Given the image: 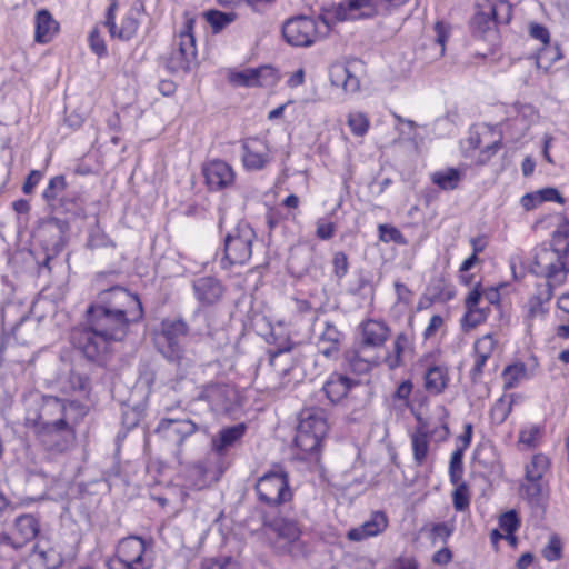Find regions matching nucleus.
I'll list each match as a JSON object with an SVG mask.
<instances>
[{
    "label": "nucleus",
    "instance_id": "obj_1",
    "mask_svg": "<svg viewBox=\"0 0 569 569\" xmlns=\"http://www.w3.org/2000/svg\"><path fill=\"white\" fill-rule=\"evenodd\" d=\"M140 298L121 286L99 292L86 312L87 323L96 328L110 342L122 341L131 323L143 318Z\"/></svg>",
    "mask_w": 569,
    "mask_h": 569
},
{
    "label": "nucleus",
    "instance_id": "obj_2",
    "mask_svg": "<svg viewBox=\"0 0 569 569\" xmlns=\"http://www.w3.org/2000/svg\"><path fill=\"white\" fill-rule=\"evenodd\" d=\"M190 328L181 319L166 318L160 322V329L154 336V345L158 352L181 372H186L193 363L186 348Z\"/></svg>",
    "mask_w": 569,
    "mask_h": 569
},
{
    "label": "nucleus",
    "instance_id": "obj_3",
    "mask_svg": "<svg viewBox=\"0 0 569 569\" xmlns=\"http://www.w3.org/2000/svg\"><path fill=\"white\" fill-rule=\"evenodd\" d=\"M68 183L63 174H57L49 179L41 193L46 209L50 214H63L70 218H86V207L82 197L67 190Z\"/></svg>",
    "mask_w": 569,
    "mask_h": 569
},
{
    "label": "nucleus",
    "instance_id": "obj_4",
    "mask_svg": "<svg viewBox=\"0 0 569 569\" xmlns=\"http://www.w3.org/2000/svg\"><path fill=\"white\" fill-rule=\"evenodd\" d=\"M529 272L536 277L543 278L546 282L538 287L537 293L529 299L528 316L530 318L545 317L548 308L545 307L553 297L555 289L561 287L568 278L562 270H556L547 257H542L538 264L531 263Z\"/></svg>",
    "mask_w": 569,
    "mask_h": 569
},
{
    "label": "nucleus",
    "instance_id": "obj_5",
    "mask_svg": "<svg viewBox=\"0 0 569 569\" xmlns=\"http://www.w3.org/2000/svg\"><path fill=\"white\" fill-rule=\"evenodd\" d=\"M263 527L269 529L274 537H271V546L279 555L299 557L305 553V546L300 539L301 530L293 519L283 517L263 516Z\"/></svg>",
    "mask_w": 569,
    "mask_h": 569
},
{
    "label": "nucleus",
    "instance_id": "obj_6",
    "mask_svg": "<svg viewBox=\"0 0 569 569\" xmlns=\"http://www.w3.org/2000/svg\"><path fill=\"white\" fill-rule=\"evenodd\" d=\"M257 239L256 231L246 221H240L223 237V257L221 267L243 266L252 256V244Z\"/></svg>",
    "mask_w": 569,
    "mask_h": 569
},
{
    "label": "nucleus",
    "instance_id": "obj_7",
    "mask_svg": "<svg viewBox=\"0 0 569 569\" xmlns=\"http://www.w3.org/2000/svg\"><path fill=\"white\" fill-rule=\"evenodd\" d=\"M542 257H547V261L556 270H562L569 276V219L561 217V222L551 234L549 242H542L532 251V263L538 264Z\"/></svg>",
    "mask_w": 569,
    "mask_h": 569
},
{
    "label": "nucleus",
    "instance_id": "obj_8",
    "mask_svg": "<svg viewBox=\"0 0 569 569\" xmlns=\"http://www.w3.org/2000/svg\"><path fill=\"white\" fill-rule=\"evenodd\" d=\"M328 431V423L321 410L306 409L299 416L295 445L305 453L319 451Z\"/></svg>",
    "mask_w": 569,
    "mask_h": 569
},
{
    "label": "nucleus",
    "instance_id": "obj_9",
    "mask_svg": "<svg viewBox=\"0 0 569 569\" xmlns=\"http://www.w3.org/2000/svg\"><path fill=\"white\" fill-rule=\"evenodd\" d=\"M197 432L209 433V427L187 419L163 418L159 421L156 433L170 447L174 458L180 461L184 441Z\"/></svg>",
    "mask_w": 569,
    "mask_h": 569
},
{
    "label": "nucleus",
    "instance_id": "obj_10",
    "mask_svg": "<svg viewBox=\"0 0 569 569\" xmlns=\"http://www.w3.org/2000/svg\"><path fill=\"white\" fill-rule=\"evenodd\" d=\"M409 0H343L335 9V17L339 21L372 18L380 11H392Z\"/></svg>",
    "mask_w": 569,
    "mask_h": 569
},
{
    "label": "nucleus",
    "instance_id": "obj_11",
    "mask_svg": "<svg viewBox=\"0 0 569 569\" xmlns=\"http://www.w3.org/2000/svg\"><path fill=\"white\" fill-rule=\"evenodd\" d=\"M193 24V19L186 21L184 29L179 34L178 47L166 59V69L171 74L189 73L192 64L196 63L197 48L196 38L192 32Z\"/></svg>",
    "mask_w": 569,
    "mask_h": 569
},
{
    "label": "nucleus",
    "instance_id": "obj_12",
    "mask_svg": "<svg viewBox=\"0 0 569 569\" xmlns=\"http://www.w3.org/2000/svg\"><path fill=\"white\" fill-rule=\"evenodd\" d=\"M77 218L63 214H50L38 221L34 228V237L41 242L44 249L59 252L67 242L70 231V223Z\"/></svg>",
    "mask_w": 569,
    "mask_h": 569
},
{
    "label": "nucleus",
    "instance_id": "obj_13",
    "mask_svg": "<svg viewBox=\"0 0 569 569\" xmlns=\"http://www.w3.org/2000/svg\"><path fill=\"white\" fill-rule=\"evenodd\" d=\"M256 491L259 501L269 507L280 506L292 497L288 475L282 469L261 476L256 483Z\"/></svg>",
    "mask_w": 569,
    "mask_h": 569
},
{
    "label": "nucleus",
    "instance_id": "obj_14",
    "mask_svg": "<svg viewBox=\"0 0 569 569\" xmlns=\"http://www.w3.org/2000/svg\"><path fill=\"white\" fill-rule=\"evenodd\" d=\"M70 339L74 349L89 361L102 363L106 360L111 342L89 323L74 328Z\"/></svg>",
    "mask_w": 569,
    "mask_h": 569
},
{
    "label": "nucleus",
    "instance_id": "obj_15",
    "mask_svg": "<svg viewBox=\"0 0 569 569\" xmlns=\"http://www.w3.org/2000/svg\"><path fill=\"white\" fill-rule=\"evenodd\" d=\"M76 421H64L61 418L51 422H41L32 427L38 439L50 450L63 452L69 449L76 438L73 425Z\"/></svg>",
    "mask_w": 569,
    "mask_h": 569
},
{
    "label": "nucleus",
    "instance_id": "obj_16",
    "mask_svg": "<svg viewBox=\"0 0 569 569\" xmlns=\"http://www.w3.org/2000/svg\"><path fill=\"white\" fill-rule=\"evenodd\" d=\"M118 7V0H111L106 10L103 26L108 28L111 38L130 41L138 32L140 27L139 14L144 11V6L143 3L133 4L122 18L120 27L116 23Z\"/></svg>",
    "mask_w": 569,
    "mask_h": 569
},
{
    "label": "nucleus",
    "instance_id": "obj_17",
    "mask_svg": "<svg viewBox=\"0 0 569 569\" xmlns=\"http://www.w3.org/2000/svg\"><path fill=\"white\" fill-rule=\"evenodd\" d=\"M82 406L78 401L66 400L53 396L43 398V403L37 419L31 427L41 422H51L61 418L64 421H76L78 415H82Z\"/></svg>",
    "mask_w": 569,
    "mask_h": 569
},
{
    "label": "nucleus",
    "instance_id": "obj_18",
    "mask_svg": "<svg viewBox=\"0 0 569 569\" xmlns=\"http://www.w3.org/2000/svg\"><path fill=\"white\" fill-rule=\"evenodd\" d=\"M318 22L307 16L288 19L282 26L284 40L293 47H309L318 38Z\"/></svg>",
    "mask_w": 569,
    "mask_h": 569
},
{
    "label": "nucleus",
    "instance_id": "obj_19",
    "mask_svg": "<svg viewBox=\"0 0 569 569\" xmlns=\"http://www.w3.org/2000/svg\"><path fill=\"white\" fill-rule=\"evenodd\" d=\"M196 300L202 307L216 306L222 301L227 291L226 284L214 276H200L192 280Z\"/></svg>",
    "mask_w": 569,
    "mask_h": 569
},
{
    "label": "nucleus",
    "instance_id": "obj_20",
    "mask_svg": "<svg viewBox=\"0 0 569 569\" xmlns=\"http://www.w3.org/2000/svg\"><path fill=\"white\" fill-rule=\"evenodd\" d=\"M204 182L210 191H221L234 183L236 172L226 161L214 159L202 166Z\"/></svg>",
    "mask_w": 569,
    "mask_h": 569
},
{
    "label": "nucleus",
    "instance_id": "obj_21",
    "mask_svg": "<svg viewBox=\"0 0 569 569\" xmlns=\"http://www.w3.org/2000/svg\"><path fill=\"white\" fill-rule=\"evenodd\" d=\"M241 149V160L247 171L262 170L272 159L268 144L258 138L244 139Z\"/></svg>",
    "mask_w": 569,
    "mask_h": 569
},
{
    "label": "nucleus",
    "instance_id": "obj_22",
    "mask_svg": "<svg viewBox=\"0 0 569 569\" xmlns=\"http://www.w3.org/2000/svg\"><path fill=\"white\" fill-rule=\"evenodd\" d=\"M519 495L535 512L543 513L549 495L548 481L523 478L519 486Z\"/></svg>",
    "mask_w": 569,
    "mask_h": 569
},
{
    "label": "nucleus",
    "instance_id": "obj_23",
    "mask_svg": "<svg viewBox=\"0 0 569 569\" xmlns=\"http://www.w3.org/2000/svg\"><path fill=\"white\" fill-rule=\"evenodd\" d=\"M247 432L243 422L223 427L211 438V450L218 457H224L232 448L237 447Z\"/></svg>",
    "mask_w": 569,
    "mask_h": 569
},
{
    "label": "nucleus",
    "instance_id": "obj_24",
    "mask_svg": "<svg viewBox=\"0 0 569 569\" xmlns=\"http://www.w3.org/2000/svg\"><path fill=\"white\" fill-rule=\"evenodd\" d=\"M234 396V390L228 385L211 383L202 388L198 399L207 401L212 410L222 412L232 408Z\"/></svg>",
    "mask_w": 569,
    "mask_h": 569
},
{
    "label": "nucleus",
    "instance_id": "obj_25",
    "mask_svg": "<svg viewBox=\"0 0 569 569\" xmlns=\"http://www.w3.org/2000/svg\"><path fill=\"white\" fill-rule=\"evenodd\" d=\"M147 541L139 536H129L119 541L116 556L141 566L144 569L151 567V561L144 558Z\"/></svg>",
    "mask_w": 569,
    "mask_h": 569
},
{
    "label": "nucleus",
    "instance_id": "obj_26",
    "mask_svg": "<svg viewBox=\"0 0 569 569\" xmlns=\"http://www.w3.org/2000/svg\"><path fill=\"white\" fill-rule=\"evenodd\" d=\"M358 385L359 380L352 379L343 373L332 372L323 385L322 390L332 403H337Z\"/></svg>",
    "mask_w": 569,
    "mask_h": 569
},
{
    "label": "nucleus",
    "instance_id": "obj_27",
    "mask_svg": "<svg viewBox=\"0 0 569 569\" xmlns=\"http://www.w3.org/2000/svg\"><path fill=\"white\" fill-rule=\"evenodd\" d=\"M40 531L38 519L30 515L24 513L16 518L13 537L16 539V550L24 547L29 541L33 540Z\"/></svg>",
    "mask_w": 569,
    "mask_h": 569
},
{
    "label": "nucleus",
    "instance_id": "obj_28",
    "mask_svg": "<svg viewBox=\"0 0 569 569\" xmlns=\"http://www.w3.org/2000/svg\"><path fill=\"white\" fill-rule=\"evenodd\" d=\"M61 555L51 547L41 548L39 543L33 547L28 558L29 569H57L62 565Z\"/></svg>",
    "mask_w": 569,
    "mask_h": 569
},
{
    "label": "nucleus",
    "instance_id": "obj_29",
    "mask_svg": "<svg viewBox=\"0 0 569 569\" xmlns=\"http://www.w3.org/2000/svg\"><path fill=\"white\" fill-rule=\"evenodd\" d=\"M388 526V519L381 511L372 513L371 518L358 528L348 531L347 537L352 541H361L366 538L381 533Z\"/></svg>",
    "mask_w": 569,
    "mask_h": 569
},
{
    "label": "nucleus",
    "instance_id": "obj_30",
    "mask_svg": "<svg viewBox=\"0 0 569 569\" xmlns=\"http://www.w3.org/2000/svg\"><path fill=\"white\" fill-rule=\"evenodd\" d=\"M488 11L489 9L486 8L483 0L478 2L477 11L470 20L471 32L477 38L486 39L496 30L497 23Z\"/></svg>",
    "mask_w": 569,
    "mask_h": 569
},
{
    "label": "nucleus",
    "instance_id": "obj_31",
    "mask_svg": "<svg viewBox=\"0 0 569 569\" xmlns=\"http://www.w3.org/2000/svg\"><path fill=\"white\" fill-rule=\"evenodd\" d=\"M34 40L38 43H48L59 31V23L47 9L37 11Z\"/></svg>",
    "mask_w": 569,
    "mask_h": 569
},
{
    "label": "nucleus",
    "instance_id": "obj_32",
    "mask_svg": "<svg viewBox=\"0 0 569 569\" xmlns=\"http://www.w3.org/2000/svg\"><path fill=\"white\" fill-rule=\"evenodd\" d=\"M342 333L329 321L325 322L323 331L318 340L319 352L326 358L336 357L339 352Z\"/></svg>",
    "mask_w": 569,
    "mask_h": 569
},
{
    "label": "nucleus",
    "instance_id": "obj_33",
    "mask_svg": "<svg viewBox=\"0 0 569 569\" xmlns=\"http://www.w3.org/2000/svg\"><path fill=\"white\" fill-rule=\"evenodd\" d=\"M362 328V342L367 347H381L387 341L389 336L388 326L378 320H367L361 325Z\"/></svg>",
    "mask_w": 569,
    "mask_h": 569
},
{
    "label": "nucleus",
    "instance_id": "obj_34",
    "mask_svg": "<svg viewBox=\"0 0 569 569\" xmlns=\"http://www.w3.org/2000/svg\"><path fill=\"white\" fill-rule=\"evenodd\" d=\"M292 347H293V343H287L282 347L276 348L274 350L268 351L269 363L271 367H273L276 369L277 373L279 375V377L281 379L280 385H279L280 389H284L289 386L290 379L288 377L295 371V366L292 363H290V365L284 363V366L281 367L278 363V361L281 358L287 357L290 353V351L292 350Z\"/></svg>",
    "mask_w": 569,
    "mask_h": 569
},
{
    "label": "nucleus",
    "instance_id": "obj_35",
    "mask_svg": "<svg viewBox=\"0 0 569 569\" xmlns=\"http://www.w3.org/2000/svg\"><path fill=\"white\" fill-rule=\"evenodd\" d=\"M425 389L432 395H440L449 382L448 370L443 366H430L425 376Z\"/></svg>",
    "mask_w": 569,
    "mask_h": 569
},
{
    "label": "nucleus",
    "instance_id": "obj_36",
    "mask_svg": "<svg viewBox=\"0 0 569 569\" xmlns=\"http://www.w3.org/2000/svg\"><path fill=\"white\" fill-rule=\"evenodd\" d=\"M330 80L333 86L341 87L347 93L357 92L360 87L358 77L343 64H337L330 69Z\"/></svg>",
    "mask_w": 569,
    "mask_h": 569
},
{
    "label": "nucleus",
    "instance_id": "obj_37",
    "mask_svg": "<svg viewBox=\"0 0 569 569\" xmlns=\"http://www.w3.org/2000/svg\"><path fill=\"white\" fill-rule=\"evenodd\" d=\"M267 67L248 68L241 71L232 72L229 80L237 87H258L262 86L261 76L268 71Z\"/></svg>",
    "mask_w": 569,
    "mask_h": 569
},
{
    "label": "nucleus",
    "instance_id": "obj_38",
    "mask_svg": "<svg viewBox=\"0 0 569 569\" xmlns=\"http://www.w3.org/2000/svg\"><path fill=\"white\" fill-rule=\"evenodd\" d=\"M412 339L406 332L397 335L393 342V353L386 357V365L393 370L402 365V355L411 349Z\"/></svg>",
    "mask_w": 569,
    "mask_h": 569
},
{
    "label": "nucleus",
    "instance_id": "obj_39",
    "mask_svg": "<svg viewBox=\"0 0 569 569\" xmlns=\"http://www.w3.org/2000/svg\"><path fill=\"white\" fill-rule=\"evenodd\" d=\"M550 469V460L543 453H536L531 460L525 466V477L531 480H545V475Z\"/></svg>",
    "mask_w": 569,
    "mask_h": 569
},
{
    "label": "nucleus",
    "instance_id": "obj_40",
    "mask_svg": "<svg viewBox=\"0 0 569 569\" xmlns=\"http://www.w3.org/2000/svg\"><path fill=\"white\" fill-rule=\"evenodd\" d=\"M497 26L508 24L512 18V6L507 0H483Z\"/></svg>",
    "mask_w": 569,
    "mask_h": 569
},
{
    "label": "nucleus",
    "instance_id": "obj_41",
    "mask_svg": "<svg viewBox=\"0 0 569 569\" xmlns=\"http://www.w3.org/2000/svg\"><path fill=\"white\" fill-rule=\"evenodd\" d=\"M143 411L138 407H123L121 416L122 430L117 435V442L122 441L127 433L134 429L142 419Z\"/></svg>",
    "mask_w": 569,
    "mask_h": 569
},
{
    "label": "nucleus",
    "instance_id": "obj_42",
    "mask_svg": "<svg viewBox=\"0 0 569 569\" xmlns=\"http://www.w3.org/2000/svg\"><path fill=\"white\" fill-rule=\"evenodd\" d=\"M413 459L418 466H421L429 452V435L422 428H418L411 436Z\"/></svg>",
    "mask_w": 569,
    "mask_h": 569
},
{
    "label": "nucleus",
    "instance_id": "obj_43",
    "mask_svg": "<svg viewBox=\"0 0 569 569\" xmlns=\"http://www.w3.org/2000/svg\"><path fill=\"white\" fill-rule=\"evenodd\" d=\"M490 313V307H473L471 309H466L465 315L460 320V325L462 330L469 331L475 329L479 325L483 323Z\"/></svg>",
    "mask_w": 569,
    "mask_h": 569
},
{
    "label": "nucleus",
    "instance_id": "obj_44",
    "mask_svg": "<svg viewBox=\"0 0 569 569\" xmlns=\"http://www.w3.org/2000/svg\"><path fill=\"white\" fill-rule=\"evenodd\" d=\"M461 179V172L456 168L437 171L432 176V182L442 190H455Z\"/></svg>",
    "mask_w": 569,
    "mask_h": 569
},
{
    "label": "nucleus",
    "instance_id": "obj_45",
    "mask_svg": "<svg viewBox=\"0 0 569 569\" xmlns=\"http://www.w3.org/2000/svg\"><path fill=\"white\" fill-rule=\"evenodd\" d=\"M512 405L513 395L500 397L490 410L491 420L497 425L503 423L512 410Z\"/></svg>",
    "mask_w": 569,
    "mask_h": 569
},
{
    "label": "nucleus",
    "instance_id": "obj_46",
    "mask_svg": "<svg viewBox=\"0 0 569 569\" xmlns=\"http://www.w3.org/2000/svg\"><path fill=\"white\" fill-rule=\"evenodd\" d=\"M204 17L213 33L221 32L226 27L236 20V13L222 12L219 10H209L204 13Z\"/></svg>",
    "mask_w": 569,
    "mask_h": 569
},
{
    "label": "nucleus",
    "instance_id": "obj_47",
    "mask_svg": "<svg viewBox=\"0 0 569 569\" xmlns=\"http://www.w3.org/2000/svg\"><path fill=\"white\" fill-rule=\"evenodd\" d=\"M87 247L90 249L114 247L113 241L100 227L99 221H96L94 226L90 227L88 231Z\"/></svg>",
    "mask_w": 569,
    "mask_h": 569
},
{
    "label": "nucleus",
    "instance_id": "obj_48",
    "mask_svg": "<svg viewBox=\"0 0 569 569\" xmlns=\"http://www.w3.org/2000/svg\"><path fill=\"white\" fill-rule=\"evenodd\" d=\"M527 367L522 362L509 365L503 369V387L505 389H513L519 381L526 377Z\"/></svg>",
    "mask_w": 569,
    "mask_h": 569
},
{
    "label": "nucleus",
    "instance_id": "obj_49",
    "mask_svg": "<svg viewBox=\"0 0 569 569\" xmlns=\"http://www.w3.org/2000/svg\"><path fill=\"white\" fill-rule=\"evenodd\" d=\"M379 240L385 243L393 242L399 246H406L408 240L402 232L395 226L381 223L378 226Z\"/></svg>",
    "mask_w": 569,
    "mask_h": 569
},
{
    "label": "nucleus",
    "instance_id": "obj_50",
    "mask_svg": "<svg viewBox=\"0 0 569 569\" xmlns=\"http://www.w3.org/2000/svg\"><path fill=\"white\" fill-rule=\"evenodd\" d=\"M463 476V448H457L450 457L449 479L451 483H458Z\"/></svg>",
    "mask_w": 569,
    "mask_h": 569
},
{
    "label": "nucleus",
    "instance_id": "obj_51",
    "mask_svg": "<svg viewBox=\"0 0 569 569\" xmlns=\"http://www.w3.org/2000/svg\"><path fill=\"white\" fill-rule=\"evenodd\" d=\"M456 488L452 492V503L457 511H465L470 505L469 488L465 481L452 483Z\"/></svg>",
    "mask_w": 569,
    "mask_h": 569
},
{
    "label": "nucleus",
    "instance_id": "obj_52",
    "mask_svg": "<svg viewBox=\"0 0 569 569\" xmlns=\"http://www.w3.org/2000/svg\"><path fill=\"white\" fill-rule=\"evenodd\" d=\"M347 124L352 134L357 137H363L370 126L369 119L362 112H350L348 114Z\"/></svg>",
    "mask_w": 569,
    "mask_h": 569
},
{
    "label": "nucleus",
    "instance_id": "obj_53",
    "mask_svg": "<svg viewBox=\"0 0 569 569\" xmlns=\"http://www.w3.org/2000/svg\"><path fill=\"white\" fill-rule=\"evenodd\" d=\"M499 528L506 533H516L520 528L521 520L516 509L501 513L498 518Z\"/></svg>",
    "mask_w": 569,
    "mask_h": 569
},
{
    "label": "nucleus",
    "instance_id": "obj_54",
    "mask_svg": "<svg viewBox=\"0 0 569 569\" xmlns=\"http://www.w3.org/2000/svg\"><path fill=\"white\" fill-rule=\"evenodd\" d=\"M30 322V319L29 317H21L19 322H17L11 332L9 335H3L2 339H1V346L0 348L3 349L6 348L9 343H10V340L13 339L16 340L18 343L20 345H26L29 342V339L24 336L21 335V331L22 329Z\"/></svg>",
    "mask_w": 569,
    "mask_h": 569
},
{
    "label": "nucleus",
    "instance_id": "obj_55",
    "mask_svg": "<svg viewBox=\"0 0 569 569\" xmlns=\"http://www.w3.org/2000/svg\"><path fill=\"white\" fill-rule=\"evenodd\" d=\"M542 432L543 428L539 425L526 426L519 432V442L526 445L528 448H533L537 446Z\"/></svg>",
    "mask_w": 569,
    "mask_h": 569
},
{
    "label": "nucleus",
    "instance_id": "obj_56",
    "mask_svg": "<svg viewBox=\"0 0 569 569\" xmlns=\"http://www.w3.org/2000/svg\"><path fill=\"white\" fill-rule=\"evenodd\" d=\"M542 557L548 561H557L562 557V541L558 535L549 537L547 545L541 550Z\"/></svg>",
    "mask_w": 569,
    "mask_h": 569
},
{
    "label": "nucleus",
    "instance_id": "obj_57",
    "mask_svg": "<svg viewBox=\"0 0 569 569\" xmlns=\"http://www.w3.org/2000/svg\"><path fill=\"white\" fill-rule=\"evenodd\" d=\"M88 43L91 51L99 58L108 54L107 46L103 37L101 36L99 26H94L88 36Z\"/></svg>",
    "mask_w": 569,
    "mask_h": 569
},
{
    "label": "nucleus",
    "instance_id": "obj_58",
    "mask_svg": "<svg viewBox=\"0 0 569 569\" xmlns=\"http://www.w3.org/2000/svg\"><path fill=\"white\" fill-rule=\"evenodd\" d=\"M202 569H239V563L232 557H218L206 559Z\"/></svg>",
    "mask_w": 569,
    "mask_h": 569
},
{
    "label": "nucleus",
    "instance_id": "obj_59",
    "mask_svg": "<svg viewBox=\"0 0 569 569\" xmlns=\"http://www.w3.org/2000/svg\"><path fill=\"white\" fill-rule=\"evenodd\" d=\"M349 271V260L343 251L335 252L332 257V273L338 280L343 279Z\"/></svg>",
    "mask_w": 569,
    "mask_h": 569
},
{
    "label": "nucleus",
    "instance_id": "obj_60",
    "mask_svg": "<svg viewBox=\"0 0 569 569\" xmlns=\"http://www.w3.org/2000/svg\"><path fill=\"white\" fill-rule=\"evenodd\" d=\"M496 348V341L492 335L488 333L477 339L473 343V353L485 355L486 357H491L492 352Z\"/></svg>",
    "mask_w": 569,
    "mask_h": 569
},
{
    "label": "nucleus",
    "instance_id": "obj_61",
    "mask_svg": "<svg viewBox=\"0 0 569 569\" xmlns=\"http://www.w3.org/2000/svg\"><path fill=\"white\" fill-rule=\"evenodd\" d=\"M347 361L349 370L357 376L366 375L371 370V363L358 353L349 356Z\"/></svg>",
    "mask_w": 569,
    "mask_h": 569
},
{
    "label": "nucleus",
    "instance_id": "obj_62",
    "mask_svg": "<svg viewBox=\"0 0 569 569\" xmlns=\"http://www.w3.org/2000/svg\"><path fill=\"white\" fill-rule=\"evenodd\" d=\"M435 42L439 46V52L445 53L446 42L450 34V27L442 21H437L433 26Z\"/></svg>",
    "mask_w": 569,
    "mask_h": 569
},
{
    "label": "nucleus",
    "instance_id": "obj_63",
    "mask_svg": "<svg viewBox=\"0 0 569 569\" xmlns=\"http://www.w3.org/2000/svg\"><path fill=\"white\" fill-rule=\"evenodd\" d=\"M156 378L157 375L152 367H150L149 365H142L139 367L138 382L140 383V386L147 388L148 392L151 391L156 382Z\"/></svg>",
    "mask_w": 569,
    "mask_h": 569
},
{
    "label": "nucleus",
    "instance_id": "obj_64",
    "mask_svg": "<svg viewBox=\"0 0 569 569\" xmlns=\"http://www.w3.org/2000/svg\"><path fill=\"white\" fill-rule=\"evenodd\" d=\"M207 469L203 463L198 462L193 465L189 469L190 477H197V481L192 485V488L194 489H202L208 486V480L206 478Z\"/></svg>",
    "mask_w": 569,
    "mask_h": 569
}]
</instances>
